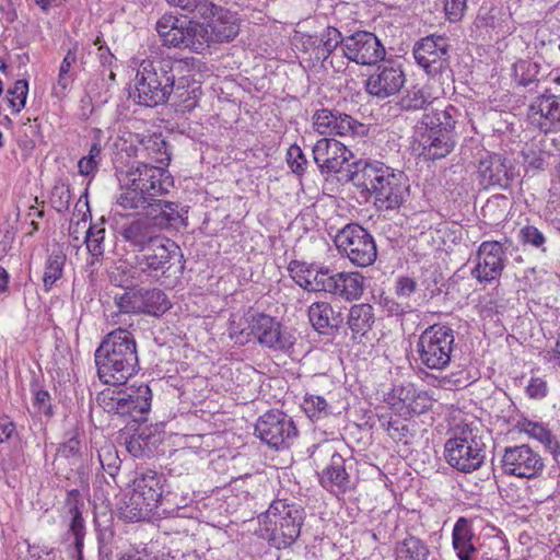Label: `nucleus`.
Masks as SVG:
<instances>
[{
	"label": "nucleus",
	"mask_w": 560,
	"mask_h": 560,
	"mask_svg": "<svg viewBox=\"0 0 560 560\" xmlns=\"http://www.w3.org/2000/svg\"><path fill=\"white\" fill-rule=\"evenodd\" d=\"M94 357L97 376L104 384L124 385L139 370L136 339L124 328L107 334Z\"/></svg>",
	"instance_id": "f257e3e1"
},
{
	"label": "nucleus",
	"mask_w": 560,
	"mask_h": 560,
	"mask_svg": "<svg viewBox=\"0 0 560 560\" xmlns=\"http://www.w3.org/2000/svg\"><path fill=\"white\" fill-rule=\"evenodd\" d=\"M352 173V180L365 188L374 196L375 205L380 209L392 210L398 208L408 195L409 185L404 172L394 170L382 162H366Z\"/></svg>",
	"instance_id": "f03ea898"
},
{
	"label": "nucleus",
	"mask_w": 560,
	"mask_h": 560,
	"mask_svg": "<svg viewBox=\"0 0 560 560\" xmlns=\"http://www.w3.org/2000/svg\"><path fill=\"white\" fill-rule=\"evenodd\" d=\"M180 68L179 61L170 58L142 61L131 94L136 103L154 107L166 102L175 86V71Z\"/></svg>",
	"instance_id": "7ed1b4c3"
},
{
	"label": "nucleus",
	"mask_w": 560,
	"mask_h": 560,
	"mask_svg": "<svg viewBox=\"0 0 560 560\" xmlns=\"http://www.w3.org/2000/svg\"><path fill=\"white\" fill-rule=\"evenodd\" d=\"M459 116V110L453 105L424 114L417 127L420 155L427 160H438L448 155L455 147L452 132Z\"/></svg>",
	"instance_id": "20e7f679"
},
{
	"label": "nucleus",
	"mask_w": 560,
	"mask_h": 560,
	"mask_svg": "<svg viewBox=\"0 0 560 560\" xmlns=\"http://www.w3.org/2000/svg\"><path fill=\"white\" fill-rule=\"evenodd\" d=\"M304 509L294 502L277 499L259 516L258 533L278 549L291 546L300 536Z\"/></svg>",
	"instance_id": "39448f33"
},
{
	"label": "nucleus",
	"mask_w": 560,
	"mask_h": 560,
	"mask_svg": "<svg viewBox=\"0 0 560 560\" xmlns=\"http://www.w3.org/2000/svg\"><path fill=\"white\" fill-rule=\"evenodd\" d=\"M163 477L156 471L147 469L137 472L132 480L131 491L119 505L122 518L138 522L154 514L163 493Z\"/></svg>",
	"instance_id": "423d86ee"
},
{
	"label": "nucleus",
	"mask_w": 560,
	"mask_h": 560,
	"mask_svg": "<svg viewBox=\"0 0 560 560\" xmlns=\"http://www.w3.org/2000/svg\"><path fill=\"white\" fill-rule=\"evenodd\" d=\"M98 406L107 413L129 416L140 421L151 407V389L141 384L138 387L106 388L96 397Z\"/></svg>",
	"instance_id": "0eeeda50"
},
{
	"label": "nucleus",
	"mask_w": 560,
	"mask_h": 560,
	"mask_svg": "<svg viewBox=\"0 0 560 560\" xmlns=\"http://www.w3.org/2000/svg\"><path fill=\"white\" fill-rule=\"evenodd\" d=\"M454 330L445 325L434 324L419 336L417 352L422 365L431 370L445 369L454 351Z\"/></svg>",
	"instance_id": "6e6552de"
},
{
	"label": "nucleus",
	"mask_w": 560,
	"mask_h": 560,
	"mask_svg": "<svg viewBox=\"0 0 560 560\" xmlns=\"http://www.w3.org/2000/svg\"><path fill=\"white\" fill-rule=\"evenodd\" d=\"M444 448L447 463L463 472L477 470L486 458L482 436L469 427L463 429L459 436L448 439Z\"/></svg>",
	"instance_id": "1a4fd4ad"
},
{
	"label": "nucleus",
	"mask_w": 560,
	"mask_h": 560,
	"mask_svg": "<svg viewBox=\"0 0 560 560\" xmlns=\"http://www.w3.org/2000/svg\"><path fill=\"white\" fill-rule=\"evenodd\" d=\"M338 252L357 267H369L377 258L376 244L368 230L359 224H347L334 240Z\"/></svg>",
	"instance_id": "9d476101"
},
{
	"label": "nucleus",
	"mask_w": 560,
	"mask_h": 560,
	"mask_svg": "<svg viewBox=\"0 0 560 560\" xmlns=\"http://www.w3.org/2000/svg\"><path fill=\"white\" fill-rule=\"evenodd\" d=\"M156 32L163 46L188 48L195 52L205 49L206 32L202 23L182 21L174 15H163L156 22Z\"/></svg>",
	"instance_id": "9b49d317"
},
{
	"label": "nucleus",
	"mask_w": 560,
	"mask_h": 560,
	"mask_svg": "<svg viewBox=\"0 0 560 560\" xmlns=\"http://www.w3.org/2000/svg\"><path fill=\"white\" fill-rule=\"evenodd\" d=\"M183 254L179 246L167 237L154 240V244L147 247L137 256V264L142 271L150 276H170L183 269Z\"/></svg>",
	"instance_id": "f8f14e48"
},
{
	"label": "nucleus",
	"mask_w": 560,
	"mask_h": 560,
	"mask_svg": "<svg viewBox=\"0 0 560 560\" xmlns=\"http://www.w3.org/2000/svg\"><path fill=\"white\" fill-rule=\"evenodd\" d=\"M413 57L431 78H438L442 83L452 78L448 44L445 37L430 35L420 39L413 46Z\"/></svg>",
	"instance_id": "ddd939ff"
},
{
	"label": "nucleus",
	"mask_w": 560,
	"mask_h": 560,
	"mask_svg": "<svg viewBox=\"0 0 560 560\" xmlns=\"http://www.w3.org/2000/svg\"><path fill=\"white\" fill-rule=\"evenodd\" d=\"M246 340L253 337L260 346L279 351H289L294 345V338L288 331L282 330L281 324L276 318L257 313L247 319Z\"/></svg>",
	"instance_id": "4468645a"
},
{
	"label": "nucleus",
	"mask_w": 560,
	"mask_h": 560,
	"mask_svg": "<svg viewBox=\"0 0 560 560\" xmlns=\"http://www.w3.org/2000/svg\"><path fill=\"white\" fill-rule=\"evenodd\" d=\"M544 467L540 454L526 444L506 447L501 459L503 472L517 478H536Z\"/></svg>",
	"instance_id": "2eb2a0df"
},
{
	"label": "nucleus",
	"mask_w": 560,
	"mask_h": 560,
	"mask_svg": "<svg viewBox=\"0 0 560 560\" xmlns=\"http://www.w3.org/2000/svg\"><path fill=\"white\" fill-rule=\"evenodd\" d=\"M255 433L267 445L279 448L288 445L296 436L298 430L288 415L270 410L259 417L255 424Z\"/></svg>",
	"instance_id": "dca6fc26"
},
{
	"label": "nucleus",
	"mask_w": 560,
	"mask_h": 560,
	"mask_svg": "<svg viewBox=\"0 0 560 560\" xmlns=\"http://www.w3.org/2000/svg\"><path fill=\"white\" fill-rule=\"evenodd\" d=\"M126 176L132 186L139 187L154 199L166 195L173 187V178L165 166L137 162L128 168Z\"/></svg>",
	"instance_id": "f3484780"
},
{
	"label": "nucleus",
	"mask_w": 560,
	"mask_h": 560,
	"mask_svg": "<svg viewBox=\"0 0 560 560\" xmlns=\"http://www.w3.org/2000/svg\"><path fill=\"white\" fill-rule=\"evenodd\" d=\"M386 401L397 415L407 419L428 411L434 400L428 392L418 389L412 383H406L395 386Z\"/></svg>",
	"instance_id": "a211bd4d"
},
{
	"label": "nucleus",
	"mask_w": 560,
	"mask_h": 560,
	"mask_svg": "<svg viewBox=\"0 0 560 560\" xmlns=\"http://www.w3.org/2000/svg\"><path fill=\"white\" fill-rule=\"evenodd\" d=\"M209 5L210 10H207L205 14L200 11L198 14L207 21L206 24H202L206 32L205 46L211 42L224 43L234 39L240 32L235 13L210 1Z\"/></svg>",
	"instance_id": "6ab92c4d"
},
{
	"label": "nucleus",
	"mask_w": 560,
	"mask_h": 560,
	"mask_svg": "<svg viewBox=\"0 0 560 560\" xmlns=\"http://www.w3.org/2000/svg\"><path fill=\"white\" fill-rule=\"evenodd\" d=\"M385 48L371 32L359 31L345 37L343 56L358 65L371 66L385 57Z\"/></svg>",
	"instance_id": "aec40b11"
},
{
	"label": "nucleus",
	"mask_w": 560,
	"mask_h": 560,
	"mask_svg": "<svg viewBox=\"0 0 560 560\" xmlns=\"http://www.w3.org/2000/svg\"><path fill=\"white\" fill-rule=\"evenodd\" d=\"M312 124L314 130L320 135L347 137L364 132L362 124L337 109L320 108L315 110L312 116Z\"/></svg>",
	"instance_id": "412c9836"
},
{
	"label": "nucleus",
	"mask_w": 560,
	"mask_h": 560,
	"mask_svg": "<svg viewBox=\"0 0 560 560\" xmlns=\"http://www.w3.org/2000/svg\"><path fill=\"white\" fill-rule=\"evenodd\" d=\"M504 250L499 242H482L479 246L471 276L479 282H492L504 269Z\"/></svg>",
	"instance_id": "4be33fe9"
},
{
	"label": "nucleus",
	"mask_w": 560,
	"mask_h": 560,
	"mask_svg": "<svg viewBox=\"0 0 560 560\" xmlns=\"http://www.w3.org/2000/svg\"><path fill=\"white\" fill-rule=\"evenodd\" d=\"M352 158L353 153L336 139L323 138L313 147V159L322 174L339 173Z\"/></svg>",
	"instance_id": "5701e85b"
},
{
	"label": "nucleus",
	"mask_w": 560,
	"mask_h": 560,
	"mask_svg": "<svg viewBox=\"0 0 560 560\" xmlns=\"http://www.w3.org/2000/svg\"><path fill=\"white\" fill-rule=\"evenodd\" d=\"M406 81L405 73L399 65L386 63L377 69L366 80V92L377 98L384 100L397 94Z\"/></svg>",
	"instance_id": "b1692460"
},
{
	"label": "nucleus",
	"mask_w": 560,
	"mask_h": 560,
	"mask_svg": "<svg viewBox=\"0 0 560 560\" xmlns=\"http://www.w3.org/2000/svg\"><path fill=\"white\" fill-rule=\"evenodd\" d=\"M528 118L545 132L560 130V94L536 97L529 105Z\"/></svg>",
	"instance_id": "393cba45"
},
{
	"label": "nucleus",
	"mask_w": 560,
	"mask_h": 560,
	"mask_svg": "<svg viewBox=\"0 0 560 560\" xmlns=\"http://www.w3.org/2000/svg\"><path fill=\"white\" fill-rule=\"evenodd\" d=\"M477 173L485 187L506 188L511 180L505 159L489 152L482 154L478 160Z\"/></svg>",
	"instance_id": "a878e982"
},
{
	"label": "nucleus",
	"mask_w": 560,
	"mask_h": 560,
	"mask_svg": "<svg viewBox=\"0 0 560 560\" xmlns=\"http://www.w3.org/2000/svg\"><path fill=\"white\" fill-rule=\"evenodd\" d=\"M324 292L346 301L361 298L364 291V277L359 272H337L328 275Z\"/></svg>",
	"instance_id": "bb28decb"
},
{
	"label": "nucleus",
	"mask_w": 560,
	"mask_h": 560,
	"mask_svg": "<svg viewBox=\"0 0 560 560\" xmlns=\"http://www.w3.org/2000/svg\"><path fill=\"white\" fill-rule=\"evenodd\" d=\"M319 481L325 489L337 495L346 493L351 488L345 459L340 454L336 452L331 454L329 464L319 475Z\"/></svg>",
	"instance_id": "cd10ccee"
},
{
	"label": "nucleus",
	"mask_w": 560,
	"mask_h": 560,
	"mask_svg": "<svg viewBox=\"0 0 560 560\" xmlns=\"http://www.w3.org/2000/svg\"><path fill=\"white\" fill-rule=\"evenodd\" d=\"M158 232L159 230L153 220L149 218H141L125 225L121 231V236L131 246L137 247L142 252L150 245L154 244V240H160L162 237Z\"/></svg>",
	"instance_id": "c85d7f7f"
},
{
	"label": "nucleus",
	"mask_w": 560,
	"mask_h": 560,
	"mask_svg": "<svg viewBox=\"0 0 560 560\" xmlns=\"http://www.w3.org/2000/svg\"><path fill=\"white\" fill-rule=\"evenodd\" d=\"M292 279L304 290L319 292L324 291L328 269H315L303 262L292 261L289 266Z\"/></svg>",
	"instance_id": "c756f323"
},
{
	"label": "nucleus",
	"mask_w": 560,
	"mask_h": 560,
	"mask_svg": "<svg viewBox=\"0 0 560 560\" xmlns=\"http://www.w3.org/2000/svg\"><path fill=\"white\" fill-rule=\"evenodd\" d=\"M67 516L69 518L68 535L73 536V542L69 549V555L72 560H83L85 525L82 512L77 504H71Z\"/></svg>",
	"instance_id": "7c9ffc66"
},
{
	"label": "nucleus",
	"mask_w": 560,
	"mask_h": 560,
	"mask_svg": "<svg viewBox=\"0 0 560 560\" xmlns=\"http://www.w3.org/2000/svg\"><path fill=\"white\" fill-rule=\"evenodd\" d=\"M155 199L147 195L139 187L132 186L129 178L125 176V186L117 197V205L124 210H145L154 207Z\"/></svg>",
	"instance_id": "2f4dec72"
},
{
	"label": "nucleus",
	"mask_w": 560,
	"mask_h": 560,
	"mask_svg": "<svg viewBox=\"0 0 560 560\" xmlns=\"http://www.w3.org/2000/svg\"><path fill=\"white\" fill-rule=\"evenodd\" d=\"M374 322L375 316L371 304L361 303L350 307L347 324L353 337L364 336L372 329Z\"/></svg>",
	"instance_id": "473e14b6"
},
{
	"label": "nucleus",
	"mask_w": 560,
	"mask_h": 560,
	"mask_svg": "<svg viewBox=\"0 0 560 560\" xmlns=\"http://www.w3.org/2000/svg\"><path fill=\"white\" fill-rule=\"evenodd\" d=\"M114 306L116 311L110 314L114 324L119 323L121 315H139L140 308V291L139 289H128L121 293H116L113 296Z\"/></svg>",
	"instance_id": "72a5a7b5"
},
{
	"label": "nucleus",
	"mask_w": 560,
	"mask_h": 560,
	"mask_svg": "<svg viewBox=\"0 0 560 560\" xmlns=\"http://www.w3.org/2000/svg\"><path fill=\"white\" fill-rule=\"evenodd\" d=\"M154 207H159L160 213L153 218L156 226L160 228H173L180 229L186 226V217L184 215L183 209H179L178 205L171 201H163L155 198Z\"/></svg>",
	"instance_id": "f704fd0d"
},
{
	"label": "nucleus",
	"mask_w": 560,
	"mask_h": 560,
	"mask_svg": "<svg viewBox=\"0 0 560 560\" xmlns=\"http://www.w3.org/2000/svg\"><path fill=\"white\" fill-rule=\"evenodd\" d=\"M139 291L141 314L160 316L171 307L166 294L160 289L140 288Z\"/></svg>",
	"instance_id": "c9c22d12"
},
{
	"label": "nucleus",
	"mask_w": 560,
	"mask_h": 560,
	"mask_svg": "<svg viewBox=\"0 0 560 560\" xmlns=\"http://www.w3.org/2000/svg\"><path fill=\"white\" fill-rule=\"evenodd\" d=\"M396 560H436L428 546L417 537L404 539L396 549Z\"/></svg>",
	"instance_id": "e433bc0d"
},
{
	"label": "nucleus",
	"mask_w": 560,
	"mask_h": 560,
	"mask_svg": "<svg viewBox=\"0 0 560 560\" xmlns=\"http://www.w3.org/2000/svg\"><path fill=\"white\" fill-rule=\"evenodd\" d=\"M471 529L465 518H459L453 529V547L460 560H470V555L475 552L471 544Z\"/></svg>",
	"instance_id": "4c0bfd02"
},
{
	"label": "nucleus",
	"mask_w": 560,
	"mask_h": 560,
	"mask_svg": "<svg viewBox=\"0 0 560 560\" xmlns=\"http://www.w3.org/2000/svg\"><path fill=\"white\" fill-rule=\"evenodd\" d=\"M308 319L312 326L319 332L338 325L335 312L328 302H314L308 307Z\"/></svg>",
	"instance_id": "58836bf2"
},
{
	"label": "nucleus",
	"mask_w": 560,
	"mask_h": 560,
	"mask_svg": "<svg viewBox=\"0 0 560 560\" xmlns=\"http://www.w3.org/2000/svg\"><path fill=\"white\" fill-rule=\"evenodd\" d=\"M77 51H78V45L75 44V45H73L72 48H70L67 51L66 56L63 57V59L61 61V65L59 68V73H58L57 84L54 88V92L57 96L65 95L68 88H70L71 84L73 83L74 77L71 73V68L78 61Z\"/></svg>",
	"instance_id": "ea45409f"
},
{
	"label": "nucleus",
	"mask_w": 560,
	"mask_h": 560,
	"mask_svg": "<svg viewBox=\"0 0 560 560\" xmlns=\"http://www.w3.org/2000/svg\"><path fill=\"white\" fill-rule=\"evenodd\" d=\"M314 44L317 49V58L322 57L326 60L339 45L343 50L345 37L336 27L327 26L320 33L317 44L316 42Z\"/></svg>",
	"instance_id": "a19ab883"
},
{
	"label": "nucleus",
	"mask_w": 560,
	"mask_h": 560,
	"mask_svg": "<svg viewBox=\"0 0 560 560\" xmlns=\"http://www.w3.org/2000/svg\"><path fill=\"white\" fill-rule=\"evenodd\" d=\"M143 150L148 152L151 159L160 166H167L171 156L167 152V144L161 135H152L142 140Z\"/></svg>",
	"instance_id": "79ce46f5"
},
{
	"label": "nucleus",
	"mask_w": 560,
	"mask_h": 560,
	"mask_svg": "<svg viewBox=\"0 0 560 560\" xmlns=\"http://www.w3.org/2000/svg\"><path fill=\"white\" fill-rule=\"evenodd\" d=\"M538 72L539 65L529 59H521L513 65L514 81L522 86L534 83Z\"/></svg>",
	"instance_id": "37998d69"
},
{
	"label": "nucleus",
	"mask_w": 560,
	"mask_h": 560,
	"mask_svg": "<svg viewBox=\"0 0 560 560\" xmlns=\"http://www.w3.org/2000/svg\"><path fill=\"white\" fill-rule=\"evenodd\" d=\"M430 103L429 95L423 88L413 85L406 90L398 105L404 110H419Z\"/></svg>",
	"instance_id": "c03bdc74"
},
{
	"label": "nucleus",
	"mask_w": 560,
	"mask_h": 560,
	"mask_svg": "<svg viewBox=\"0 0 560 560\" xmlns=\"http://www.w3.org/2000/svg\"><path fill=\"white\" fill-rule=\"evenodd\" d=\"M65 261L66 256L60 252L52 253L48 257L43 276V282L46 291L50 290L55 282L61 278Z\"/></svg>",
	"instance_id": "a18cd8bd"
},
{
	"label": "nucleus",
	"mask_w": 560,
	"mask_h": 560,
	"mask_svg": "<svg viewBox=\"0 0 560 560\" xmlns=\"http://www.w3.org/2000/svg\"><path fill=\"white\" fill-rule=\"evenodd\" d=\"M302 408L307 417L312 420L322 419L329 415V405L323 396L307 395L305 396Z\"/></svg>",
	"instance_id": "49530a36"
},
{
	"label": "nucleus",
	"mask_w": 560,
	"mask_h": 560,
	"mask_svg": "<svg viewBox=\"0 0 560 560\" xmlns=\"http://www.w3.org/2000/svg\"><path fill=\"white\" fill-rule=\"evenodd\" d=\"M105 229L95 225L89 226L85 231L84 243L88 252L93 258H98L104 254Z\"/></svg>",
	"instance_id": "de8ad7c7"
},
{
	"label": "nucleus",
	"mask_w": 560,
	"mask_h": 560,
	"mask_svg": "<svg viewBox=\"0 0 560 560\" xmlns=\"http://www.w3.org/2000/svg\"><path fill=\"white\" fill-rule=\"evenodd\" d=\"M418 291V283L409 277H400L396 281L395 292L397 298L406 305V302L411 303L413 307L417 305L415 295Z\"/></svg>",
	"instance_id": "09e8293b"
},
{
	"label": "nucleus",
	"mask_w": 560,
	"mask_h": 560,
	"mask_svg": "<svg viewBox=\"0 0 560 560\" xmlns=\"http://www.w3.org/2000/svg\"><path fill=\"white\" fill-rule=\"evenodd\" d=\"M525 431L529 436L536 439L541 444H544L551 453L556 454V451L557 448H559V445L555 440L553 435L551 434V432L548 429H546L542 424L528 422Z\"/></svg>",
	"instance_id": "8fccbe9b"
},
{
	"label": "nucleus",
	"mask_w": 560,
	"mask_h": 560,
	"mask_svg": "<svg viewBox=\"0 0 560 560\" xmlns=\"http://www.w3.org/2000/svg\"><path fill=\"white\" fill-rule=\"evenodd\" d=\"M28 83L25 80H18L14 86L8 91L9 104L14 114H19L26 104Z\"/></svg>",
	"instance_id": "3c124183"
},
{
	"label": "nucleus",
	"mask_w": 560,
	"mask_h": 560,
	"mask_svg": "<svg viewBox=\"0 0 560 560\" xmlns=\"http://www.w3.org/2000/svg\"><path fill=\"white\" fill-rule=\"evenodd\" d=\"M102 147L98 142L91 145L89 154L78 162L79 173L83 176L94 174L97 170Z\"/></svg>",
	"instance_id": "603ef678"
},
{
	"label": "nucleus",
	"mask_w": 560,
	"mask_h": 560,
	"mask_svg": "<svg viewBox=\"0 0 560 560\" xmlns=\"http://www.w3.org/2000/svg\"><path fill=\"white\" fill-rule=\"evenodd\" d=\"M98 460L104 470L114 476L119 469L120 460L117 451L112 444L103 446L98 451Z\"/></svg>",
	"instance_id": "864d4df0"
},
{
	"label": "nucleus",
	"mask_w": 560,
	"mask_h": 560,
	"mask_svg": "<svg viewBox=\"0 0 560 560\" xmlns=\"http://www.w3.org/2000/svg\"><path fill=\"white\" fill-rule=\"evenodd\" d=\"M470 383L469 376L465 370H456L439 380L442 388L447 390L459 389L466 387Z\"/></svg>",
	"instance_id": "5fc2aeb1"
},
{
	"label": "nucleus",
	"mask_w": 560,
	"mask_h": 560,
	"mask_svg": "<svg viewBox=\"0 0 560 560\" xmlns=\"http://www.w3.org/2000/svg\"><path fill=\"white\" fill-rule=\"evenodd\" d=\"M71 194L68 186L56 185L50 194V203L58 212H63L69 208Z\"/></svg>",
	"instance_id": "6e6d98bb"
},
{
	"label": "nucleus",
	"mask_w": 560,
	"mask_h": 560,
	"mask_svg": "<svg viewBox=\"0 0 560 560\" xmlns=\"http://www.w3.org/2000/svg\"><path fill=\"white\" fill-rule=\"evenodd\" d=\"M287 163L293 173L298 175L304 173L307 161L299 145L293 144L288 149Z\"/></svg>",
	"instance_id": "4d7b16f0"
},
{
	"label": "nucleus",
	"mask_w": 560,
	"mask_h": 560,
	"mask_svg": "<svg viewBox=\"0 0 560 560\" xmlns=\"http://www.w3.org/2000/svg\"><path fill=\"white\" fill-rule=\"evenodd\" d=\"M32 406L38 415H43L47 418H50L54 413L51 406V397L47 390L37 389L34 393Z\"/></svg>",
	"instance_id": "13d9d810"
},
{
	"label": "nucleus",
	"mask_w": 560,
	"mask_h": 560,
	"mask_svg": "<svg viewBox=\"0 0 560 560\" xmlns=\"http://www.w3.org/2000/svg\"><path fill=\"white\" fill-rule=\"evenodd\" d=\"M170 7L179 8L184 11L196 12L200 11L205 14L209 9V0H165Z\"/></svg>",
	"instance_id": "bf43d9fd"
},
{
	"label": "nucleus",
	"mask_w": 560,
	"mask_h": 560,
	"mask_svg": "<svg viewBox=\"0 0 560 560\" xmlns=\"http://www.w3.org/2000/svg\"><path fill=\"white\" fill-rule=\"evenodd\" d=\"M127 451L133 457H145L152 453L148 442L142 438L141 434L132 435L126 443Z\"/></svg>",
	"instance_id": "052dcab7"
},
{
	"label": "nucleus",
	"mask_w": 560,
	"mask_h": 560,
	"mask_svg": "<svg viewBox=\"0 0 560 560\" xmlns=\"http://www.w3.org/2000/svg\"><path fill=\"white\" fill-rule=\"evenodd\" d=\"M386 431L388 435L395 442H401L404 444H408L409 438V428L407 424L402 423L399 420H389L386 424Z\"/></svg>",
	"instance_id": "680f3d73"
},
{
	"label": "nucleus",
	"mask_w": 560,
	"mask_h": 560,
	"mask_svg": "<svg viewBox=\"0 0 560 560\" xmlns=\"http://www.w3.org/2000/svg\"><path fill=\"white\" fill-rule=\"evenodd\" d=\"M520 235L523 243L537 248L542 247L546 242L544 234L534 225L524 226L521 230Z\"/></svg>",
	"instance_id": "e2e57ef3"
},
{
	"label": "nucleus",
	"mask_w": 560,
	"mask_h": 560,
	"mask_svg": "<svg viewBox=\"0 0 560 560\" xmlns=\"http://www.w3.org/2000/svg\"><path fill=\"white\" fill-rule=\"evenodd\" d=\"M132 273V269H129L127 267L125 269H121V267H117L114 271L110 272V282L116 287L124 288L126 290L131 289L130 285H132L133 283Z\"/></svg>",
	"instance_id": "0e129e2a"
},
{
	"label": "nucleus",
	"mask_w": 560,
	"mask_h": 560,
	"mask_svg": "<svg viewBox=\"0 0 560 560\" xmlns=\"http://www.w3.org/2000/svg\"><path fill=\"white\" fill-rule=\"evenodd\" d=\"M81 442L77 435H71L66 442H63L58 448L60 456L65 458L77 457L80 453Z\"/></svg>",
	"instance_id": "69168bd1"
},
{
	"label": "nucleus",
	"mask_w": 560,
	"mask_h": 560,
	"mask_svg": "<svg viewBox=\"0 0 560 560\" xmlns=\"http://www.w3.org/2000/svg\"><path fill=\"white\" fill-rule=\"evenodd\" d=\"M466 9V0H445L444 10L450 21H458Z\"/></svg>",
	"instance_id": "338daca9"
},
{
	"label": "nucleus",
	"mask_w": 560,
	"mask_h": 560,
	"mask_svg": "<svg viewBox=\"0 0 560 560\" xmlns=\"http://www.w3.org/2000/svg\"><path fill=\"white\" fill-rule=\"evenodd\" d=\"M526 393L530 398H544L547 395V383L540 377H533L526 386Z\"/></svg>",
	"instance_id": "774afa93"
}]
</instances>
